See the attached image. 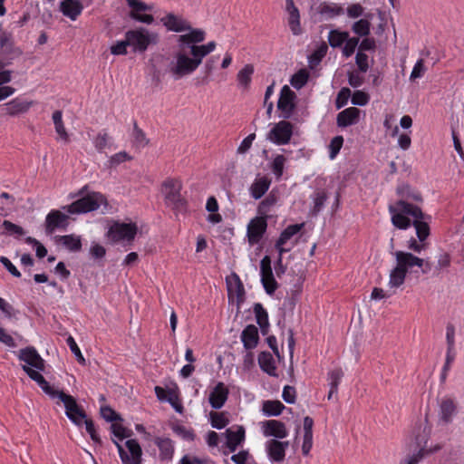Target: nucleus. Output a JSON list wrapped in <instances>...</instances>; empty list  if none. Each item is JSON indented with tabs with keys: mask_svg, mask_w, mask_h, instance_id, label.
<instances>
[{
	"mask_svg": "<svg viewBox=\"0 0 464 464\" xmlns=\"http://www.w3.org/2000/svg\"><path fill=\"white\" fill-rule=\"evenodd\" d=\"M369 95L362 91H355L352 96V103L354 105L364 106L369 102Z\"/></svg>",
	"mask_w": 464,
	"mask_h": 464,
	"instance_id": "59",
	"label": "nucleus"
},
{
	"mask_svg": "<svg viewBox=\"0 0 464 464\" xmlns=\"http://www.w3.org/2000/svg\"><path fill=\"white\" fill-rule=\"evenodd\" d=\"M130 43H128L127 38L125 37L124 40L118 41L116 44H112L110 47L111 53L113 55H125L128 53L127 48L129 47Z\"/></svg>",
	"mask_w": 464,
	"mask_h": 464,
	"instance_id": "53",
	"label": "nucleus"
},
{
	"mask_svg": "<svg viewBox=\"0 0 464 464\" xmlns=\"http://www.w3.org/2000/svg\"><path fill=\"white\" fill-rule=\"evenodd\" d=\"M188 32V34L179 35V48H185V46L198 44L204 42L206 39V33L202 29H193L190 26V30Z\"/></svg>",
	"mask_w": 464,
	"mask_h": 464,
	"instance_id": "26",
	"label": "nucleus"
},
{
	"mask_svg": "<svg viewBox=\"0 0 464 464\" xmlns=\"http://www.w3.org/2000/svg\"><path fill=\"white\" fill-rule=\"evenodd\" d=\"M110 137L106 132H100L93 140V145L98 152L103 150L109 146Z\"/></svg>",
	"mask_w": 464,
	"mask_h": 464,
	"instance_id": "50",
	"label": "nucleus"
},
{
	"mask_svg": "<svg viewBox=\"0 0 464 464\" xmlns=\"http://www.w3.org/2000/svg\"><path fill=\"white\" fill-rule=\"evenodd\" d=\"M24 371L32 380L36 382V383L47 395H49L52 399L57 398L63 403L65 408V415L73 424L78 427H81L83 424V421L85 419H87V416L83 409L78 405L74 397L51 386L44 379V377L37 372L33 371L26 366L24 367Z\"/></svg>",
	"mask_w": 464,
	"mask_h": 464,
	"instance_id": "3",
	"label": "nucleus"
},
{
	"mask_svg": "<svg viewBox=\"0 0 464 464\" xmlns=\"http://www.w3.org/2000/svg\"><path fill=\"white\" fill-rule=\"evenodd\" d=\"M425 215L423 214V218H414L413 227L416 229V234L420 242H423L430 235V226L427 221H425Z\"/></svg>",
	"mask_w": 464,
	"mask_h": 464,
	"instance_id": "36",
	"label": "nucleus"
},
{
	"mask_svg": "<svg viewBox=\"0 0 464 464\" xmlns=\"http://www.w3.org/2000/svg\"><path fill=\"white\" fill-rule=\"evenodd\" d=\"M304 224H294L284 229L276 241V247L280 254L290 251L294 245L293 237L297 235L303 228Z\"/></svg>",
	"mask_w": 464,
	"mask_h": 464,
	"instance_id": "19",
	"label": "nucleus"
},
{
	"mask_svg": "<svg viewBox=\"0 0 464 464\" xmlns=\"http://www.w3.org/2000/svg\"><path fill=\"white\" fill-rule=\"evenodd\" d=\"M138 227L135 223L114 221L109 227L106 237L113 245L130 246L137 235Z\"/></svg>",
	"mask_w": 464,
	"mask_h": 464,
	"instance_id": "6",
	"label": "nucleus"
},
{
	"mask_svg": "<svg viewBox=\"0 0 464 464\" xmlns=\"http://www.w3.org/2000/svg\"><path fill=\"white\" fill-rule=\"evenodd\" d=\"M360 115V111L356 107H349L337 115V125L339 127H347L356 122Z\"/></svg>",
	"mask_w": 464,
	"mask_h": 464,
	"instance_id": "33",
	"label": "nucleus"
},
{
	"mask_svg": "<svg viewBox=\"0 0 464 464\" xmlns=\"http://www.w3.org/2000/svg\"><path fill=\"white\" fill-rule=\"evenodd\" d=\"M229 302H237V306L244 302L245 289L240 277L234 272L226 277Z\"/></svg>",
	"mask_w": 464,
	"mask_h": 464,
	"instance_id": "13",
	"label": "nucleus"
},
{
	"mask_svg": "<svg viewBox=\"0 0 464 464\" xmlns=\"http://www.w3.org/2000/svg\"><path fill=\"white\" fill-rule=\"evenodd\" d=\"M171 429L176 435L184 440L194 441L196 440L197 436L194 432V430L191 428H187L186 426L180 424H175Z\"/></svg>",
	"mask_w": 464,
	"mask_h": 464,
	"instance_id": "43",
	"label": "nucleus"
},
{
	"mask_svg": "<svg viewBox=\"0 0 464 464\" xmlns=\"http://www.w3.org/2000/svg\"><path fill=\"white\" fill-rule=\"evenodd\" d=\"M293 136V124L287 121L276 123L267 134V139L276 145L289 143Z\"/></svg>",
	"mask_w": 464,
	"mask_h": 464,
	"instance_id": "12",
	"label": "nucleus"
},
{
	"mask_svg": "<svg viewBox=\"0 0 464 464\" xmlns=\"http://www.w3.org/2000/svg\"><path fill=\"white\" fill-rule=\"evenodd\" d=\"M162 24L171 32L181 33L190 30V23L180 15L172 13L160 19Z\"/></svg>",
	"mask_w": 464,
	"mask_h": 464,
	"instance_id": "23",
	"label": "nucleus"
},
{
	"mask_svg": "<svg viewBox=\"0 0 464 464\" xmlns=\"http://www.w3.org/2000/svg\"><path fill=\"white\" fill-rule=\"evenodd\" d=\"M167 401L174 408V410L177 412L182 413L183 406L179 399V395H178V392H176V390H174V389L168 390Z\"/></svg>",
	"mask_w": 464,
	"mask_h": 464,
	"instance_id": "51",
	"label": "nucleus"
},
{
	"mask_svg": "<svg viewBox=\"0 0 464 464\" xmlns=\"http://www.w3.org/2000/svg\"><path fill=\"white\" fill-rule=\"evenodd\" d=\"M277 202V196L271 192L266 196L265 199H263L258 207V212L262 215L267 214L271 208L275 206Z\"/></svg>",
	"mask_w": 464,
	"mask_h": 464,
	"instance_id": "47",
	"label": "nucleus"
},
{
	"mask_svg": "<svg viewBox=\"0 0 464 464\" xmlns=\"http://www.w3.org/2000/svg\"><path fill=\"white\" fill-rule=\"evenodd\" d=\"M18 358L25 362L23 368L26 366L40 374V372L44 370V361L34 347L21 349L18 353Z\"/></svg>",
	"mask_w": 464,
	"mask_h": 464,
	"instance_id": "15",
	"label": "nucleus"
},
{
	"mask_svg": "<svg viewBox=\"0 0 464 464\" xmlns=\"http://www.w3.org/2000/svg\"><path fill=\"white\" fill-rule=\"evenodd\" d=\"M89 252H90V256L92 258L100 259L105 256L106 249L100 243L93 241V242H92Z\"/></svg>",
	"mask_w": 464,
	"mask_h": 464,
	"instance_id": "58",
	"label": "nucleus"
},
{
	"mask_svg": "<svg viewBox=\"0 0 464 464\" xmlns=\"http://www.w3.org/2000/svg\"><path fill=\"white\" fill-rule=\"evenodd\" d=\"M102 205H108L106 197L100 192H91L63 208L70 214H80L97 210Z\"/></svg>",
	"mask_w": 464,
	"mask_h": 464,
	"instance_id": "7",
	"label": "nucleus"
},
{
	"mask_svg": "<svg viewBox=\"0 0 464 464\" xmlns=\"http://www.w3.org/2000/svg\"><path fill=\"white\" fill-rule=\"evenodd\" d=\"M285 11L288 14L287 23L292 34L294 35L302 34L300 12L293 0H285Z\"/></svg>",
	"mask_w": 464,
	"mask_h": 464,
	"instance_id": "22",
	"label": "nucleus"
},
{
	"mask_svg": "<svg viewBox=\"0 0 464 464\" xmlns=\"http://www.w3.org/2000/svg\"><path fill=\"white\" fill-rule=\"evenodd\" d=\"M343 145V137L341 135L332 139L329 144V158L334 160Z\"/></svg>",
	"mask_w": 464,
	"mask_h": 464,
	"instance_id": "49",
	"label": "nucleus"
},
{
	"mask_svg": "<svg viewBox=\"0 0 464 464\" xmlns=\"http://www.w3.org/2000/svg\"><path fill=\"white\" fill-rule=\"evenodd\" d=\"M258 330L253 324L247 325L241 334V341L246 350L254 349L258 343Z\"/></svg>",
	"mask_w": 464,
	"mask_h": 464,
	"instance_id": "31",
	"label": "nucleus"
},
{
	"mask_svg": "<svg viewBox=\"0 0 464 464\" xmlns=\"http://www.w3.org/2000/svg\"><path fill=\"white\" fill-rule=\"evenodd\" d=\"M359 38L358 37H348L347 40L344 42V46L343 48V54L345 57H350L353 53L355 52L356 47L359 44Z\"/></svg>",
	"mask_w": 464,
	"mask_h": 464,
	"instance_id": "52",
	"label": "nucleus"
},
{
	"mask_svg": "<svg viewBox=\"0 0 464 464\" xmlns=\"http://www.w3.org/2000/svg\"><path fill=\"white\" fill-rule=\"evenodd\" d=\"M267 222L264 217H256L247 225V237L251 245L259 243L266 231Z\"/></svg>",
	"mask_w": 464,
	"mask_h": 464,
	"instance_id": "20",
	"label": "nucleus"
},
{
	"mask_svg": "<svg viewBox=\"0 0 464 464\" xmlns=\"http://www.w3.org/2000/svg\"><path fill=\"white\" fill-rule=\"evenodd\" d=\"M69 224V217L57 209H52L45 218L44 227L48 235L57 229L65 230Z\"/></svg>",
	"mask_w": 464,
	"mask_h": 464,
	"instance_id": "16",
	"label": "nucleus"
},
{
	"mask_svg": "<svg viewBox=\"0 0 464 464\" xmlns=\"http://www.w3.org/2000/svg\"><path fill=\"white\" fill-rule=\"evenodd\" d=\"M209 422L212 428L217 430H222L229 423L227 413L224 411H210L209 412Z\"/></svg>",
	"mask_w": 464,
	"mask_h": 464,
	"instance_id": "37",
	"label": "nucleus"
},
{
	"mask_svg": "<svg viewBox=\"0 0 464 464\" xmlns=\"http://www.w3.org/2000/svg\"><path fill=\"white\" fill-rule=\"evenodd\" d=\"M287 159L282 154H277L275 156L272 163H271V170L272 173L276 176V179H281L284 173L285 164Z\"/></svg>",
	"mask_w": 464,
	"mask_h": 464,
	"instance_id": "44",
	"label": "nucleus"
},
{
	"mask_svg": "<svg viewBox=\"0 0 464 464\" xmlns=\"http://www.w3.org/2000/svg\"><path fill=\"white\" fill-rule=\"evenodd\" d=\"M111 430L113 436L120 440H122L123 439L130 436V432L121 424L117 422H114L111 425Z\"/></svg>",
	"mask_w": 464,
	"mask_h": 464,
	"instance_id": "56",
	"label": "nucleus"
},
{
	"mask_svg": "<svg viewBox=\"0 0 464 464\" xmlns=\"http://www.w3.org/2000/svg\"><path fill=\"white\" fill-rule=\"evenodd\" d=\"M101 415L104 420L110 422L121 420V416L109 406L101 408Z\"/></svg>",
	"mask_w": 464,
	"mask_h": 464,
	"instance_id": "63",
	"label": "nucleus"
},
{
	"mask_svg": "<svg viewBox=\"0 0 464 464\" xmlns=\"http://www.w3.org/2000/svg\"><path fill=\"white\" fill-rule=\"evenodd\" d=\"M221 437L225 438V443L218 449L223 456L227 457L241 448L246 441V429L242 425H234L227 429Z\"/></svg>",
	"mask_w": 464,
	"mask_h": 464,
	"instance_id": "8",
	"label": "nucleus"
},
{
	"mask_svg": "<svg viewBox=\"0 0 464 464\" xmlns=\"http://www.w3.org/2000/svg\"><path fill=\"white\" fill-rule=\"evenodd\" d=\"M430 263H397L394 269L391 271L389 286L397 288L401 286L405 280L407 273H419L418 270H413L415 266L420 269L422 274L428 273L430 270Z\"/></svg>",
	"mask_w": 464,
	"mask_h": 464,
	"instance_id": "9",
	"label": "nucleus"
},
{
	"mask_svg": "<svg viewBox=\"0 0 464 464\" xmlns=\"http://www.w3.org/2000/svg\"><path fill=\"white\" fill-rule=\"evenodd\" d=\"M254 73V66L252 64H246L237 73V79L244 88H248L251 82L252 75Z\"/></svg>",
	"mask_w": 464,
	"mask_h": 464,
	"instance_id": "41",
	"label": "nucleus"
},
{
	"mask_svg": "<svg viewBox=\"0 0 464 464\" xmlns=\"http://www.w3.org/2000/svg\"><path fill=\"white\" fill-rule=\"evenodd\" d=\"M270 185L271 179L268 177L263 176L256 178L250 187V194L252 198L255 199L261 198L269 189Z\"/></svg>",
	"mask_w": 464,
	"mask_h": 464,
	"instance_id": "32",
	"label": "nucleus"
},
{
	"mask_svg": "<svg viewBox=\"0 0 464 464\" xmlns=\"http://www.w3.org/2000/svg\"><path fill=\"white\" fill-rule=\"evenodd\" d=\"M353 34L361 37H366L371 32V22L368 18H362L354 22L352 25Z\"/></svg>",
	"mask_w": 464,
	"mask_h": 464,
	"instance_id": "42",
	"label": "nucleus"
},
{
	"mask_svg": "<svg viewBox=\"0 0 464 464\" xmlns=\"http://www.w3.org/2000/svg\"><path fill=\"white\" fill-rule=\"evenodd\" d=\"M132 139L134 145L139 148H144L149 143V140L146 138V134L141 129L139 128L136 122H134Z\"/></svg>",
	"mask_w": 464,
	"mask_h": 464,
	"instance_id": "46",
	"label": "nucleus"
},
{
	"mask_svg": "<svg viewBox=\"0 0 464 464\" xmlns=\"http://www.w3.org/2000/svg\"><path fill=\"white\" fill-rule=\"evenodd\" d=\"M355 63L361 72H366L368 71V55L366 53L358 51L355 56Z\"/></svg>",
	"mask_w": 464,
	"mask_h": 464,
	"instance_id": "60",
	"label": "nucleus"
},
{
	"mask_svg": "<svg viewBox=\"0 0 464 464\" xmlns=\"http://www.w3.org/2000/svg\"><path fill=\"white\" fill-rule=\"evenodd\" d=\"M343 377V372L341 368L333 369L328 372V384L334 391L338 390L339 383Z\"/></svg>",
	"mask_w": 464,
	"mask_h": 464,
	"instance_id": "48",
	"label": "nucleus"
},
{
	"mask_svg": "<svg viewBox=\"0 0 464 464\" xmlns=\"http://www.w3.org/2000/svg\"><path fill=\"white\" fill-rule=\"evenodd\" d=\"M117 447L122 464H142V450L136 440H128L125 442L126 449L118 440L112 439Z\"/></svg>",
	"mask_w": 464,
	"mask_h": 464,
	"instance_id": "11",
	"label": "nucleus"
},
{
	"mask_svg": "<svg viewBox=\"0 0 464 464\" xmlns=\"http://www.w3.org/2000/svg\"><path fill=\"white\" fill-rule=\"evenodd\" d=\"M348 17L355 19L364 14V8L360 4H352L346 9Z\"/></svg>",
	"mask_w": 464,
	"mask_h": 464,
	"instance_id": "62",
	"label": "nucleus"
},
{
	"mask_svg": "<svg viewBox=\"0 0 464 464\" xmlns=\"http://www.w3.org/2000/svg\"><path fill=\"white\" fill-rule=\"evenodd\" d=\"M54 244L59 249H63L68 252L77 253L82 249V239L80 236L75 234L55 236Z\"/></svg>",
	"mask_w": 464,
	"mask_h": 464,
	"instance_id": "21",
	"label": "nucleus"
},
{
	"mask_svg": "<svg viewBox=\"0 0 464 464\" xmlns=\"http://www.w3.org/2000/svg\"><path fill=\"white\" fill-rule=\"evenodd\" d=\"M154 443L159 448L160 460L169 461L173 458L175 447L174 442L169 438L156 437Z\"/></svg>",
	"mask_w": 464,
	"mask_h": 464,
	"instance_id": "28",
	"label": "nucleus"
},
{
	"mask_svg": "<svg viewBox=\"0 0 464 464\" xmlns=\"http://www.w3.org/2000/svg\"><path fill=\"white\" fill-rule=\"evenodd\" d=\"M32 101L16 97L5 104V113L9 116H17L25 113L33 105Z\"/></svg>",
	"mask_w": 464,
	"mask_h": 464,
	"instance_id": "27",
	"label": "nucleus"
},
{
	"mask_svg": "<svg viewBox=\"0 0 464 464\" xmlns=\"http://www.w3.org/2000/svg\"><path fill=\"white\" fill-rule=\"evenodd\" d=\"M262 433L265 437H273L276 440H283L288 436L285 424L277 420H268L260 422Z\"/></svg>",
	"mask_w": 464,
	"mask_h": 464,
	"instance_id": "17",
	"label": "nucleus"
},
{
	"mask_svg": "<svg viewBox=\"0 0 464 464\" xmlns=\"http://www.w3.org/2000/svg\"><path fill=\"white\" fill-rule=\"evenodd\" d=\"M348 37V32H343L337 29H334L329 32L328 42L333 48H337L341 47Z\"/></svg>",
	"mask_w": 464,
	"mask_h": 464,
	"instance_id": "39",
	"label": "nucleus"
},
{
	"mask_svg": "<svg viewBox=\"0 0 464 464\" xmlns=\"http://www.w3.org/2000/svg\"><path fill=\"white\" fill-rule=\"evenodd\" d=\"M254 313L256 315V323L260 326L262 333L266 334V329L269 325L268 314L263 305L259 303L255 304Z\"/></svg>",
	"mask_w": 464,
	"mask_h": 464,
	"instance_id": "38",
	"label": "nucleus"
},
{
	"mask_svg": "<svg viewBox=\"0 0 464 464\" xmlns=\"http://www.w3.org/2000/svg\"><path fill=\"white\" fill-rule=\"evenodd\" d=\"M228 390L223 382H218L209 393L208 401L215 410L222 408L227 400Z\"/></svg>",
	"mask_w": 464,
	"mask_h": 464,
	"instance_id": "25",
	"label": "nucleus"
},
{
	"mask_svg": "<svg viewBox=\"0 0 464 464\" xmlns=\"http://www.w3.org/2000/svg\"><path fill=\"white\" fill-rule=\"evenodd\" d=\"M258 364L261 370L270 376H276V361L269 352H262L258 355Z\"/></svg>",
	"mask_w": 464,
	"mask_h": 464,
	"instance_id": "35",
	"label": "nucleus"
},
{
	"mask_svg": "<svg viewBox=\"0 0 464 464\" xmlns=\"http://www.w3.org/2000/svg\"><path fill=\"white\" fill-rule=\"evenodd\" d=\"M208 54L206 44H191L179 48L168 65V72L174 80L182 79L192 74Z\"/></svg>",
	"mask_w": 464,
	"mask_h": 464,
	"instance_id": "1",
	"label": "nucleus"
},
{
	"mask_svg": "<svg viewBox=\"0 0 464 464\" xmlns=\"http://www.w3.org/2000/svg\"><path fill=\"white\" fill-rule=\"evenodd\" d=\"M315 11L322 18L329 19L343 14V8L334 3L322 2L316 7Z\"/></svg>",
	"mask_w": 464,
	"mask_h": 464,
	"instance_id": "30",
	"label": "nucleus"
},
{
	"mask_svg": "<svg viewBox=\"0 0 464 464\" xmlns=\"http://www.w3.org/2000/svg\"><path fill=\"white\" fill-rule=\"evenodd\" d=\"M456 404L450 398H443L440 404V418L445 423H450L456 413Z\"/></svg>",
	"mask_w": 464,
	"mask_h": 464,
	"instance_id": "34",
	"label": "nucleus"
},
{
	"mask_svg": "<svg viewBox=\"0 0 464 464\" xmlns=\"http://www.w3.org/2000/svg\"><path fill=\"white\" fill-rule=\"evenodd\" d=\"M426 72V68L424 66L423 59H419L413 66V69L410 75L411 81H415L416 79L421 78Z\"/></svg>",
	"mask_w": 464,
	"mask_h": 464,
	"instance_id": "57",
	"label": "nucleus"
},
{
	"mask_svg": "<svg viewBox=\"0 0 464 464\" xmlns=\"http://www.w3.org/2000/svg\"><path fill=\"white\" fill-rule=\"evenodd\" d=\"M261 282L265 288V291L268 295H273L278 287V284L276 281L271 263H261Z\"/></svg>",
	"mask_w": 464,
	"mask_h": 464,
	"instance_id": "24",
	"label": "nucleus"
},
{
	"mask_svg": "<svg viewBox=\"0 0 464 464\" xmlns=\"http://www.w3.org/2000/svg\"><path fill=\"white\" fill-rule=\"evenodd\" d=\"M24 371L32 380L36 382V383L47 395H49L52 399L57 398L63 403L65 408V415L73 424L78 427H81L83 424V421L85 419H87V416L83 409L78 405L74 397L51 386L44 379V377L37 372L33 371L26 366L24 367Z\"/></svg>",
	"mask_w": 464,
	"mask_h": 464,
	"instance_id": "2",
	"label": "nucleus"
},
{
	"mask_svg": "<svg viewBox=\"0 0 464 464\" xmlns=\"http://www.w3.org/2000/svg\"><path fill=\"white\" fill-rule=\"evenodd\" d=\"M127 5L131 8V14H140V12L148 11L150 9L149 5L139 0H126Z\"/></svg>",
	"mask_w": 464,
	"mask_h": 464,
	"instance_id": "61",
	"label": "nucleus"
},
{
	"mask_svg": "<svg viewBox=\"0 0 464 464\" xmlns=\"http://www.w3.org/2000/svg\"><path fill=\"white\" fill-rule=\"evenodd\" d=\"M295 93L289 88V86L285 85L282 87L277 102V108L281 111L283 118L287 119L293 113L295 108Z\"/></svg>",
	"mask_w": 464,
	"mask_h": 464,
	"instance_id": "18",
	"label": "nucleus"
},
{
	"mask_svg": "<svg viewBox=\"0 0 464 464\" xmlns=\"http://www.w3.org/2000/svg\"><path fill=\"white\" fill-rule=\"evenodd\" d=\"M284 409V404L279 401H266L262 407L263 413L266 416H278Z\"/></svg>",
	"mask_w": 464,
	"mask_h": 464,
	"instance_id": "40",
	"label": "nucleus"
},
{
	"mask_svg": "<svg viewBox=\"0 0 464 464\" xmlns=\"http://www.w3.org/2000/svg\"><path fill=\"white\" fill-rule=\"evenodd\" d=\"M60 10L63 15L75 21L83 10V5L79 0H63L60 4Z\"/></svg>",
	"mask_w": 464,
	"mask_h": 464,
	"instance_id": "29",
	"label": "nucleus"
},
{
	"mask_svg": "<svg viewBox=\"0 0 464 464\" xmlns=\"http://www.w3.org/2000/svg\"><path fill=\"white\" fill-rule=\"evenodd\" d=\"M249 458L250 453L248 450H242L237 453L233 454L230 459L235 464H246Z\"/></svg>",
	"mask_w": 464,
	"mask_h": 464,
	"instance_id": "64",
	"label": "nucleus"
},
{
	"mask_svg": "<svg viewBox=\"0 0 464 464\" xmlns=\"http://www.w3.org/2000/svg\"><path fill=\"white\" fill-rule=\"evenodd\" d=\"M220 435L214 430H208L205 435V440L208 447L212 450L216 449L218 451Z\"/></svg>",
	"mask_w": 464,
	"mask_h": 464,
	"instance_id": "54",
	"label": "nucleus"
},
{
	"mask_svg": "<svg viewBox=\"0 0 464 464\" xmlns=\"http://www.w3.org/2000/svg\"><path fill=\"white\" fill-rule=\"evenodd\" d=\"M125 36L134 53H144L149 45L156 43L157 40L156 34H151L144 28L129 30L125 33Z\"/></svg>",
	"mask_w": 464,
	"mask_h": 464,
	"instance_id": "10",
	"label": "nucleus"
},
{
	"mask_svg": "<svg viewBox=\"0 0 464 464\" xmlns=\"http://www.w3.org/2000/svg\"><path fill=\"white\" fill-rule=\"evenodd\" d=\"M182 182L179 179L169 178L161 185V192L165 204L171 208L175 214L184 213L188 208V201L181 195Z\"/></svg>",
	"mask_w": 464,
	"mask_h": 464,
	"instance_id": "4",
	"label": "nucleus"
},
{
	"mask_svg": "<svg viewBox=\"0 0 464 464\" xmlns=\"http://www.w3.org/2000/svg\"><path fill=\"white\" fill-rule=\"evenodd\" d=\"M308 79V72L305 69H301L291 77L290 83L294 88L300 90L307 83Z\"/></svg>",
	"mask_w": 464,
	"mask_h": 464,
	"instance_id": "45",
	"label": "nucleus"
},
{
	"mask_svg": "<svg viewBox=\"0 0 464 464\" xmlns=\"http://www.w3.org/2000/svg\"><path fill=\"white\" fill-rule=\"evenodd\" d=\"M290 445L288 440L270 439L265 443V450L270 461L281 463L285 459V452Z\"/></svg>",
	"mask_w": 464,
	"mask_h": 464,
	"instance_id": "14",
	"label": "nucleus"
},
{
	"mask_svg": "<svg viewBox=\"0 0 464 464\" xmlns=\"http://www.w3.org/2000/svg\"><path fill=\"white\" fill-rule=\"evenodd\" d=\"M313 199H314L313 213L317 214L321 211L322 208L324 207V205L327 199L326 193L324 191H317L314 193Z\"/></svg>",
	"mask_w": 464,
	"mask_h": 464,
	"instance_id": "55",
	"label": "nucleus"
},
{
	"mask_svg": "<svg viewBox=\"0 0 464 464\" xmlns=\"http://www.w3.org/2000/svg\"><path fill=\"white\" fill-rule=\"evenodd\" d=\"M392 225L399 229H407L411 227V219L407 216L423 218L421 209L405 200H398L394 205L389 206Z\"/></svg>",
	"mask_w": 464,
	"mask_h": 464,
	"instance_id": "5",
	"label": "nucleus"
}]
</instances>
